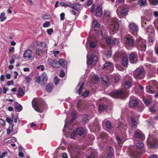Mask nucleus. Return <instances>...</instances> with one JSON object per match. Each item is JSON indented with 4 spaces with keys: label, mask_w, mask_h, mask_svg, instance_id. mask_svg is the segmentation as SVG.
<instances>
[{
    "label": "nucleus",
    "mask_w": 158,
    "mask_h": 158,
    "mask_svg": "<svg viewBox=\"0 0 158 158\" xmlns=\"http://www.w3.org/2000/svg\"><path fill=\"white\" fill-rule=\"evenodd\" d=\"M67 123L65 121L64 128L63 129L64 135L65 137L70 138H74L77 137V135H82L85 132V130L82 127L77 128L75 129L73 131L72 129H67Z\"/></svg>",
    "instance_id": "obj_1"
},
{
    "label": "nucleus",
    "mask_w": 158,
    "mask_h": 158,
    "mask_svg": "<svg viewBox=\"0 0 158 158\" xmlns=\"http://www.w3.org/2000/svg\"><path fill=\"white\" fill-rule=\"evenodd\" d=\"M32 105L34 109L38 112H42L48 108L45 102L41 98H34L32 102Z\"/></svg>",
    "instance_id": "obj_2"
},
{
    "label": "nucleus",
    "mask_w": 158,
    "mask_h": 158,
    "mask_svg": "<svg viewBox=\"0 0 158 158\" xmlns=\"http://www.w3.org/2000/svg\"><path fill=\"white\" fill-rule=\"evenodd\" d=\"M158 89V84L156 81H150L148 83L146 88V91L148 93L153 94Z\"/></svg>",
    "instance_id": "obj_3"
},
{
    "label": "nucleus",
    "mask_w": 158,
    "mask_h": 158,
    "mask_svg": "<svg viewBox=\"0 0 158 158\" xmlns=\"http://www.w3.org/2000/svg\"><path fill=\"white\" fill-rule=\"evenodd\" d=\"M117 19H113L111 23L109 26L108 31L111 34L116 33L118 30L119 25L117 22Z\"/></svg>",
    "instance_id": "obj_4"
},
{
    "label": "nucleus",
    "mask_w": 158,
    "mask_h": 158,
    "mask_svg": "<svg viewBox=\"0 0 158 158\" xmlns=\"http://www.w3.org/2000/svg\"><path fill=\"white\" fill-rule=\"evenodd\" d=\"M128 96V91L121 90H117L111 95V96L113 98H119L123 99L125 98Z\"/></svg>",
    "instance_id": "obj_5"
},
{
    "label": "nucleus",
    "mask_w": 158,
    "mask_h": 158,
    "mask_svg": "<svg viewBox=\"0 0 158 158\" xmlns=\"http://www.w3.org/2000/svg\"><path fill=\"white\" fill-rule=\"evenodd\" d=\"M48 79L47 74L44 72L40 76L37 77L35 80V82L41 86H44L47 83Z\"/></svg>",
    "instance_id": "obj_6"
},
{
    "label": "nucleus",
    "mask_w": 158,
    "mask_h": 158,
    "mask_svg": "<svg viewBox=\"0 0 158 158\" xmlns=\"http://www.w3.org/2000/svg\"><path fill=\"white\" fill-rule=\"evenodd\" d=\"M87 64L88 65H94L97 62L98 58L94 54L92 53L90 54L88 52L87 55Z\"/></svg>",
    "instance_id": "obj_7"
},
{
    "label": "nucleus",
    "mask_w": 158,
    "mask_h": 158,
    "mask_svg": "<svg viewBox=\"0 0 158 158\" xmlns=\"http://www.w3.org/2000/svg\"><path fill=\"white\" fill-rule=\"evenodd\" d=\"M134 77L136 79H141L145 76L144 69L142 68L137 69L133 73Z\"/></svg>",
    "instance_id": "obj_8"
},
{
    "label": "nucleus",
    "mask_w": 158,
    "mask_h": 158,
    "mask_svg": "<svg viewBox=\"0 0 158 158\" xmlns=\"http://www.w3.org/2000/svg\"><path fill=\"white\" fill-rule=\"evenodd\" d=\"M136 42L138 49L141 51H145L146 48L145 40L139 37L136 40Z\"/></svg>",
    "instance_id": "obj_9"
},
{
    "label": "nucleus",
    "mask_w": 158,
    "mask_h": 158,
    "mask_svg": "<svg viewBox=\"0 0 158 158\" xmlns=\"http://www.w3.org/2000/svg\"><path fill=\"white\" fill-rule=\"evenodd\" d=\"M125 45L127 47L133 48L135 44V40L132 36L126 37L124 38Z\"/></svg>",
    "instance_id": "obj_10"
},
{
    "label": "nucleus",
    "mask_w": 158,
    "mask_h": 158,
    "mask_svg": "<svg viewBox=\"0 0 158 158\" xmlns=\"http://www.w3.org/2000/svg\"><path fill=\"white\" fill-rule=\"evenodd\" d=\"M128 26L130 32L134 35H135L139 30L138 25L133 22H131L129 23Z\"/></svg>",
    "instance_id": "obj_11"
},
{
    "label": "nucleus",
    "mask_w": 158,
    "mask_h": 158,
    "mask_svg": "<svg viewBox=\"0 0 158 158\" xmlns=\"http://www.w3.org/2000/svg\"><path fill=\"white\" fill-rule=\"evenodd\" d=\"M147 144L149 147L157 148L158 147V143L155 139H147Z\"/></svg>",
    "instance_id": "obj_12"
},
{
    "label": "nucleus",
    "mask_w": 158,
    "mask_h": 158,
    "mask_svg": "<svg viewBox=\"0 0 158 158\" xmlns=\"http://www.w3.org/2000/svg\"><path fill=\"white\" fill-rule=\"evenodd\" d=\"M88 42L89 43L90 47L91 48H94L96 46V40L93 38V37H89L87 39V41L86 43V45H87Z\"/></svg>",
    "instance_id": "obj_13"
},
{
    "label": "nucleus",
    "mask_w": 158,
    "mask_h": 158,
    "mask_svg": "<svg viewBox=\"0 0 158 158\" xmlns=\"http://www.w3.org/2000/svg\"><path fill=\"white\" fill-rule=\"evenodd\" d=\"M49 64L55 68H58L60 67V63L58 61L49 59L48 61Z\"/></svg>",
    "instance_id": "obj_14"
},
{
    "label": "nucleus",
    "mask_w": 158,
    "mask_h": 158,
    "mask_svg": "<svg viewBox=\"0 0 158 158\" xmlns=\"http://www.w3.org/2000/svg\"><path fill=\"white\" fill-rule=\"evenodd\" d=\"M138 103V100L136 97L133 96L130 98L129 105L131 107L135 106H137Z\"/></svg>",
    "instance_id": "obj_15"
},
{
    "label": "nucleus",
    "mask_w": 158,
    "mask_h": 158,
    "mask_svg": "<svg viewBox=\"0 0 158 158\" xmlns=\"http://www.w3.org/2000/svg\"><path fill=\"white\" fill-rule=\"evenodd\" d=\"M129 61L131 64H135L138 61L137 56L135 55L134 53H131L129 57Z\"/></svg>",
    "instance_id": "obj_16"
},
{
    "label": "nucleus",
    "mask_w": 158,
    "mask_h": 158,
    "mask_svg": "<svg viewBox=\"0 0 158 158\" xmlns=\"http://www.w3.org/2000/svg\"><path fill=\"white\" fill-rule=\"evenodd\" d=\"M134 136L136 138H145L143 134L139 130L135 131Z\"/></svg>",
    "instance_id": "obj_17"
},
{
    "label": "nucleus",
    "mask_w": 158,
    "mask_h": 158,
    "mask_svg": "<svg viewBox=\"0 0 158 158\" xmlns=\"http://www.w3.org/2000/svg\"><path fill=\"white\" fill-rule=\"evenodd\" d=\"M69 7L75 10L76 11H78L81 8L80 4L78 3H74L72 4V3H69Z\"/></svg>",
    "instance_id": "obj_18"
},
{
    "label": "nucleus",
    "mask_w": 158,
    "mask_h": 158,
    "mask_svg": "<svg viewBox=\"0 0 158 158\" xmlns=\"http://www.w3.org/2000/svg\"><path fill=\"white\" fill-rule=\"evenodd\" d=\"M140 154L138 152V151H133L130 154L131 156L134 158H139L140 156Z\"/></svg>",
    "instance_id": "obj_19"
},
{
    "label": "nucleus",
    "mask_w": 158,
    "mask_h": 158,
    "mask_svg": "<svg viewBox=\"0 0 158 158\" xmlns=\"http://www.w3.org/2000/svg\"><path fill=\"white\" fill-rule=\"evenodd\" d=\"M32 51L30 50H27L23 54L24 57L30 59L32 57Z\"/></svg>",
    "instance_id": "obj_20"
},
{
    "label": "nucleus",
    "mask_w": 158,
    "mask_h": 158,
    "mask_svg": "<svg viewBox=\"0 0 158 158\" xmlns=\"http://www.w3.org/2000/svg\"><path fill=\"white\" fill-rule=\"evenodd\" d=\"M102 77L103 81L102 83L106 85H108L109 83L108 77L106 75H103Z\"/></svg>",
    "instance_id": "obj_21"
},
{
    "label": "nucleus",
    "mask_w": 158,
    "mask_h": 158,
    "mask_svg": "<svg viewBox=\"0 0 158 158\" xmlns=\"http://www.w3.org/2000/svg\"><path fill=\"white\" fill-rule=\"evenodd\" d=\"M102 13V6L99 5L98 6L96 10V15L100 16Z\"/></svg>",
    "instance_id": "obj_22"
},
{
    "label": "nucleus",
    "mask_w": 158,
    "mask_h": 158,
    "mask_svg": "<svg viewBox=\"0 0 158 158\" xmlns=\"http://www.w3.org/2000/svg\"><path fill=\"white\" fill-rule=\"evenodd\" d=\"M109 151L108 154L107 158H111L112 157L114 154V150L113 148L111 147L109 148Z\"/></svg>",
    "instance_id": "obj_23"
},
{
    "label": "nucleus",
    "mask_w": 158,
    "mask_h": 158,
    "mask_svg": "<svg viewBox=\"0 0 158 158\" xmlns=\"http://www.w3.org/2000/svg\"><path fill=\"white\" fill-rule=\"evenodd\" d=\"M43 52L42 50L39 49L37 48L36 49L35 52V57L37 59H39L41 56V55L42 54Z\"/></svg>",
    "instance_id": "obj_24"
},
{
    "label": "nucleus",
    "mask_w": 158,
    "mask_h": 158,
    "mask_svg": "<svg viewBox=\"0 0 158 158\" xmlns=\"http://www.w3.org/2000/svg\"><path fill=\"white\" fill-rule=\"evenodd\" d=\"M112 63L111 62H107L105 64L103 67V69L104 70L109 69L111 67Z\"/></svg>",
    "instance_id": "obj_25"
},
{
    "label": "nucleus",
    "mask_w": 158,
    "mask_h": 158,
    "mask_svg": "<svg viewBox=\"0 0 158 158\" xmlns=\"http://www.w3.org/2000/svg\"><path fill=\"white\" fill-rule=\"evenodd\" d=\"M131 119L132 121V130H134L136 128L137 125V123L135 122L134 118L131 117Z\"/></svg>",
    "instance_id": "obj_26"
},
{
    "label": "nucleus",
    "mask_w": 158,
    "mask_h": 158,
    "mask_svg": "<svg viewBox=\"0 0 158 158\" xmlns=\"http://www.w3.org/2000/svg\"><path fill=\"white\" fill-rule=\"evenodd\" d=\"M53 88V84L50 83L46 86V89L48 92H50L52 90Z\"/></svg>",
    "instance_id": "obj_27"
},
{
    "label": "nucleus",
    "mask_w": 158,
    "mask_h": 158,
    "mask_svg": "<svg viewBox=\"0 0 158 158\" xmlns=\"http://www.w3.org/2000/svg\"><path fill=\"white\" fill-rule=\"evenodd\" d=\"M84 83L83 82H82L81 83V82L80 81V82H79L78 85H77V86L78 87L80 85V86L79 87V89H78L77 91L79 95L80 94V93H81V91L83 89V87L84 86Z\"/></svg>",
    "instance_id": "obj_28"
},
{
    "label": "nucleus",
    "mask_w": 158,
    "mask_h": 158,
    "mask_svg": "<svg viewBox=\"0 0 158 158\" xmlns=\"http://www.w3.org/2000/svg\"><path fill=\"white\" fill-rule=\"evenodd\" d=\"M59 63L60 65H61L63 67L66 68L67 66V63L65 60L64 59H61L59 60Z\"/></svg>",
    "instance_id": "obj_29"
},
{
    "label": "nucleus",
    "mask_w": 158,
    "mask_h": 158,
    "mask_svg": "<svg viewBox=\"0 0 158 158\" xmlns=\"http://www.w3.org/2000/svg\"><path fill=\"white\" fill-rule=\"evenodd\" d=\"M135 143L136 144V146L139 148H141L143 147L144 144L142 142L138 141H134Z\"/></svg>",
    "instance_id": "obj_30"
},
{
    "label": "nucleus",
    "mask_w": 158,
    "mask_h": 158,
    "mask_svg": "<svg viewBox=\"0 0 158 158\" xmlns=\"http://www.w3.org/2000/svg\"><path fill=\"white\" fill-rule=\"evenodd\" d=\"M128 58L127 57H124L123 59V60L122 61V64L123 66L124 67H126L128 64Z\"/></svg>",
    "instance_id": "obj_31"
},
{
    "label": "nucleus",
    "mask_w": 158,
    "mask_h": 158,
    "mask_svg": "<svg viewBox=\"0 0 158 158\" xmlns=\"http://www.w3.org/2000/svg\"><path fill=\"white\" fill-rule=\"evenodd\" d=\"M107 108V106L106 105L103 103H100L99 106V111H102L106 110Z\"/></svg>",
    "instance_id": "obj_32"
},
{
    "label": "nucleus",
    "mask_w": 158,
    "mask_h": 158,
    "mask_svg": "<svg viewBox=\"0 0 158 158\" xmlns=\"http://www.w3.org/2000/svg\"><path fill=\"white\" fill-rule=\"evenodd\" d=\"M82 120V122L84 123H86L88 122L89 119L87 114H85L84 115Z\"/></svg>",
    "instance_id": "obj_33"
},
{
    "label": "nucleus",
    "mask_w": 158,
    "mask_h": 158,
    "mask_svg": "<svg viewBox=\"0 0 158 158\" xmlns=\"http://www.w3.org/2000/svg\"><path fill=\"white\" fill-rule=\"evenodd\" d=\"M128 7L123 8L121 10V13L123 15H127L128 12Z\"/></svg>",
    "instance_id": "obj_34"
},
{
    "label": "nucleus",
    "mask_w": 158,
    "mask_h": 158,
    "mask_svg": "<svg viewBox=\"0 0 158 158\" xmlns=\"http://www.w3.org/2000/svg\"><path fill=\"white\" fill-rule=\"evenodd\" d=\"M97 155V153L96 151H94L89 156L88 158H95Z\"/></svg>",
    "instance_id": "obj_35"
},
{
    "label": "nucleus",
    "mask_w": 158,
    "mask_h": 158,
    "mask_svg": "<svg viewBox=\"0 0 158 158\" xmlns=\"http://www.w3.org/2000/svg\"><path fill=\"white\" fill-rule=\"evenodd\" d=\"M156 133L155 132H150L149 133L148 138H156Z\"/></svg>",
    "instance_id": "obj_36"
},
{
    "label": "nucleus",
    "mask_w": 158,
    "mask_h": 158,
    "mask_svg": "<svg viewBox=\"0 0 158 158\" xmlns=\"http://www.w3.org/2000/svg\"><path fill=\"white\" fill-rule=\"evenodd\" d=\"M94 26V28L96 27H99L100 25L96 19H94L93 20V23L92 24V26Z\"/></svg>",
    "instance_id": "obj_37"
},
{
    "label": "nucleus",
    "mask_w": 158,
    "mask_h": 158,
    "mask_svg": "<svg viewBox=\"0 0 158 158\" xmlns=\"http://www.w3.org/2000/svg\"><path fill=\"white\" fill-rule=\"evenodd\" d=\"M73 27L72 25H67L66 26V30L68 32H71L73 31Z\"/></svg>",
    "instance_id": "obj_38"
},
{
    "label": "nucleus",
    "mask_w": 158,
    "mask_h": 158,
    "mask_svg": "<svg viewBox=\"0 0 158 158\" xmlns=\"http://www.w3.org/2000/svg\"><path fill=\"white\" fill-rule=\"evenodd\" d=\"M123 86L126 89H129L131 87V83L129 81H126Z\"/></svg>",
    "instance_id": "obj_39"
},
{
    "label": "nucleus",
    "mask_w": 158,
    "mask_h": 158,
    "mask_svg": "<svg viewBox=\"0 0 158 158\" xmlns=\"http://www.w3.org/2000/svg\"><path fill=\"white\" fill-rule=\"evenodd\" d=\"M0 19L1 21L3 22L6 19V17H5V14L4 12L2 13L0 15Z\"/></svg>",
    "instance_id": "obj_40"
},
{
    "label": "nucleus",
    "mask_w": 158,
    "mask_h": 158,
    "mask_svg": "<svg viewBox=\"0 0 158 158\" xmlns=\"http://www.w3.org/2000/svg\"><path fill=\"white\" fill-rule=\"evenodd\" d=\"M15 108L18 112H20L22 110L23 108L21 105L17 104L15 105Z\"/></svg>",
    "instance_id": "obj_41"
},
{
    "label": "nucleus",
    "mask_w": 158,
    "mask_h": 158,
    "mask_svg": "<svg viewBox=\"0 0 158 158\" xmlns=\"http://www.w3.org/2000/svg\"><path fill=\"white\" fill-rule=\"evenodd\" d=\"M123 124L122 125H119V124H118V128L119 129H121V128H122L123 127V129H121V132H122L123 131V134L125 133V131H126V129H127V127L126 126H123Z\"/></svg>",
    "instance_id": "obj_42"
},
{
    "label": "nucleus",
    "mask_w": 158,
    "mask_h": 158,
    "mask_svg": "<svg viewBox=\"0 0 158 158\" xmlns=\"http://www.w3.org/2000/svg\"><path fill=\"white\" fill-rule=\"evenodd\" d=\"M76 111L74 110L73 112L71 113V116L72 117V118L70 120V123H72L73 122L74 120L75 119V117L76 115Z\"/></svg>",
    "instance_id": "obj_43"
},
{
    "label": "nucleus",
    "mask_w": 158,
    "mask_h": 158,
    "mask_svg": "<svg viewBox=\"0 0 158 158\" xmlns=\"http://www.w3.org/2000/svg\"><path fill=\"white\" fill-rule=\"evenodd\" d=\"M146 2V0H139L138 2V4L141 6L144 5Z\"/></svg>",
    "instance_id": "obj_44"
},
{
    "label": "nucleus",
    "mask_w": 158,
    "mask_h": 158,
    "mask_svg": "<svg viewBox=\"0 0 158 158\" xmlns=\"http://www.w3.org/2000/svg\"><path fill=\"white\" fill-rule=\"evenodd\" d=\"M116 140L119 146L122 147L125 141L123 140V139H116Z\"/></svg>",
    "instance_id": "obj_45"
},
{
    "label": "nucleus",
    "mask_w": 158,
    "mask_h": 158,
    "mask_svg": "<svg viewBox=\"0 0 158 158\" xmlns=\"http://www.w3.org/2000/svg\"><path fill=\"white\" fill-rule=\"evenodd\" d=\"M106 127L109 129H110L112 127L111 123L109 121H106Z\"/></svg>",
    "instance_id": "obj_46"
},
{
    "label": "nucleus",
    "mask_w": 158,
    "mask_h": 158,
    "mask_svg": "<svg viewBox=\"0 0 158 158\" xmlns=\"http://www.w3.org/2000/svg\"><path fill=\"white\" fill-rule=\"evenodd\" d=\"M70 150L71 151V152L72 153L74 154V153H75L77 152V154H78V152L77 151V150L76 148L71 147Z\"/></svg>",
    "instance_id": "obj_47"
},
{
    "label": "nucleus",
    "mask_w": 158,
    "mask_h": 158,
    "mask_svg": "<svg viewBox=\"0 0 158 158\" xmlns=\"http://www.w3.org/2000/svg\"><path fill=\"white\" fill-rule=\"evenodd\" d=\"M24 94V92L23 90L21 88H19V89L18 94L19 95L21 96L23 95Z\"/></svg>",
    "instance_id": "obj_48"
},
{
    "label": "nucleus",
    "mask_w": 158,
    "mask_h": 158,
    "mask_svg": "<svg viewBox=\"0 0 158 158\" xmlns=\"http://www.w3.org/2000/svg\"><path fill=\"white\" fill-rule=\"evenodd\" d=\"M111 37L110 36L108 37L106 40V42L109 45H110L111 44Z\"/></svg>",
    "instance_id": "obj_49"
},
{
    "label": "nucleus",
    "mask_w": 158,
    "mask_h": 158,
    "mask_svg": "<svg viewBox=\"0 0 158 158\" xmlns=\"http://www.w3.org/2000/svg\"><path fill=\"white\" fill-rule=\"evenodd\" d=\"M93 78L94 80L95 81L97 82L99 80L98 76L97 75H94L93 76ZM96 82H95L94 83H96Z\"/></svg>",
    "instance_id": "obj_50"
},
{
    "label": "nucleus",
    "mask_w": 158,
    "mask_h": 158,
    "mask_svg": "<svg viewBox=\"0 0 158 158\" xmlns=\"http://www.w3.org/2000/svg\"><path fill=\"white\" fill-rule=\"evenodd\" d=\"M89 92L87 90H86L82 94V95L83 97H87L89 94Z\"/></svg>",
    "instance_id": "obj_51"
},
{
    "label": "nucleus",
    "mask_w": 158,
    "mask_h": 158,
    "mask_svg": "<svg viewBox=\"0 0 158 158\" xmlns=\"http://www.w3.org/2000/svg\"><path fill=\"white\" fill-rule=\"evenodd\" d=\"M150 1L154 6H156L158 4V0H150Z\"/></svg>",
    "instance_id": "obj_52"
},
{
    "label": "nucleus",
    "mask_w": 158,
    "mask_h": 158,
    "mask_svg": "<svg viewBox=\"0 0 158 158\" xmlns=\"http://www.w3.org/2000/svg\"><path fill=\"white\" fill-rule=\"evenodd\" d=\"M69 3V4H66L64 2H61L60 3V5L66 7H69L70 6V4Z\"/></svg>",
    "instance_id": "obj_53"
},
{
    "label": "nucleus",
    "mask_w": 158,
    "mask_h": 158,
    "mask_svg": "<svg viewBox=\"0 0 158 158\" xmlns=\"http://www.w3.org/2000/svg\"><path fill=\"white\" fill-rule=\"evenodd\" d=\"M50 25V23L49 22H46L43 24V26L44 27H48Z\"/></svg>",
    "instance_id": "obj_54"
},
{
    "label": "nucleus",
    "mask_w": 158,
    "mask_h": 158,
    "mask_svg": "<svg viewBox=\"0 0 158 158\" xmlns=\"http://www.w3.org/2000/svg\"><path fill=\"white\" fill-rule=\"evenodd\" d=\"M137 88L139 90V91H138L139 93H141L142 92L143 89V87L140 85H138Z\"/></svg>",
    "instance_id": "obj_55"
},
{
    "label": "nucleus",
    "mask_w": 158,
    "mask_h": 158,
    "mask_svg": "<svg viewBox=\"0 0 158 158\" xmlns=\"http://www.w3.org/2000/svg\"><path fill=\"white\" fill-rule=\"evenodd\" d=\"M25 79L26 83H28L31 81V78L28 76H26Z\"/></svg>",
    "instance_id": "obj_56"
},
{
    "label": "nucleus",
    "mask_w": 158,
    "mask_h": 158,
    "mask_svg": "<svg viewBox=\"0 0 158 158\" xmlns=\"http://www.w3.org/2000/svg\"><path fill=\"white\" fill-rule=\"evenodd\" d=\"M59 79L56 77H55L54 78V83L56 85H57L59 81Z\"/></svg>",
    "instance_id": "obj_57"
},
{
    "label": "nucleus",
    "mask_w": 158,
    "mask_h": 158,
    "mask_svg": "<svg viewBox=\"0 0 158 158\" xmlns=\"http://www.w3.org/2000/svg\"><path fill=\"white\" fill-rule=\"evenodd\" d=\"M1 153L0 152V158H3L7 154V152L5 151L3 152L1 155Z\"/></svg>",
    "instance_id": "obj_58"
},
{
    "label": "nucleus",
    "mask_w": 158,
    "mask_h": 158,
    "mask_svg": "<svg viewBox=\"0 0 158 158\" xmlns=\"http://www.w3.org/2000/svg\"><path fill=\"white\" fill-rule=\"evenodd\" d=\"M143 101L145 104L147 106L150 103V101L148 99H144Z\"/></svg>",
    "instance_id": "obj_59"
},
{
    "label": "nucleus",
    "mask_w": 158,
    "mask_h": 158,
    "mask_svg": "<svg viewBox=\"0 0 158 158\" xmlns=\"http://www.w3.org/2000/svg\"><path fill=\"white\" fill-rule=\"evenodd\" d=\"M12 127H10L7 130V134L9 135L12 131Z\"/></svg>",
    "instance_id": "obj_60"
},
{
    "label": "nucleus",
    "mask_w": 158,
    "mask_h": 158,
    "mask_svg": "<svg viewBox=\"0 0 158 158\" xmlns=\"http://www.w3.org/2000/svg\"><path fill=\"white\" fill-rule=\"evenodd\" d=\"M6 122L9 123L11 124L13 122V120L10 119L9 117H7L6 118Z\"/></svg>",
    "instance_id": "obj_61"
},
{
    "label": "nucleus",
    "mask_w": 158,
    "mask_h": 158,
    "mask_svg": "<svg viewBox=\"0 0 158 158\" xmlns=\"http://www.w3.org/2000/svg\"><path fill=\"white\" fill-rule=\"evenodd\" d=\"M65 75V73L64 71L63 70H61L60 71V76L61 77H63Z\"/></svg>",
    "instance_id": "obj_62"
},
{
    "label": "nucleus",
    "mask_w": 158,
    "mask_h": 158,
    "mask_svg": "<svg viewBox=\"0 0 158 158\" xmlns=\"http://www.w3.org/2000/svg\"><path fill=\"white\" fill-rule=\"evenodd\" d=\"M44 66L42 65H40L37 67V69H40L41 71H43L44 69Z\"/></svg>",
    "instance_id": "obj_63"
},
{
    "label": "nucleus",
    "mask_w": 158,
    "mask_h": 158,
    "mask_svg": "<svg viewBox=\"0 0 158 158\" xmlns=\"http://www.w3.org/2000/svg\"><path fill=\"white\" fill-rule=\"evenodd\" d=\"M110 12L109 11L107 10H105L104 11V14L106 16H108L110 14Z\"/></svg>",
    "instance_id": "obj_64"
}]
</instances>
